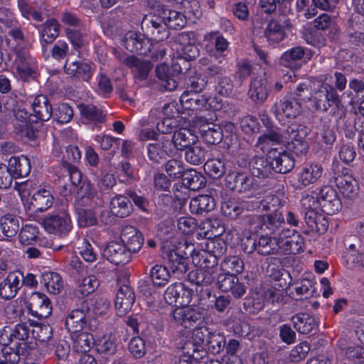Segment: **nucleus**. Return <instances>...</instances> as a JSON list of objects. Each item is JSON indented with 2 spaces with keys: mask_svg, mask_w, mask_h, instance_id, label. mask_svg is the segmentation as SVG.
I'll return each mask as SVG.
<instances>
[{
  "mask_svg": "<svg viewBox=\"0 0 364 364\" xmlns=\"http://www.w3.org/2000/svg\"><path fill=\"white\" fill-rule=\"evenodd\" d=\"M147 156L152 165H159L173 154L172 142L162 137L147 145Z\"/></svg>",
  "mask_w": 364,
  "mask_h": 364,
  "instance_id": "13",
  "label": "nucleus"
},
{
  "mask_svg": "<svg viewBox=\"0 0 364 364\" xmlns=\"http://www.w3.org/2000/svg\"><path fill=\"white\" fill-rule=\"evenodd\" d=\"M0 226L5 236L14 237L19 230L18 218L14 215L6 214L0 218Z\"/></svg>",
  "mask_w": 364,
  "mask_h": 364,
  "instance_id": "52",
  "label": "nucleus"
},
{
  "mask_svg": "<svg viewBox=\"0 0 364 364\" xmlns=\"http://www.w3.org/2000/svg\"><path fill=\"white\" fill-rule=\"evenodd\" d=\"M287 259L288 258L280 259L273 257L268 258V266L267 267L268 276L275 281L280 282L285 272L283 268L279 267V264H283Z\"/></svg>",
  "mask_w": 364,
  "mask_h": 364,
  "instance_id": "59",
  "label": "nucleus"
},
{
  "mask_svg": "<svg viewBox=\"0 0 364 364\" xmlns=\"http://www.w3.org/2000/svg\"><path fill=\"white\" fill-rule=\"evenodd\" d=\"M42 224L50 233L60 235H67L73 228L70 215L65 209L45 217Z\"/></svg>",
  "mask_w": 364,
  "mask_h": 364,
  "instance_id": "9",
  "label": "nucleus"
},
{
  "mask_svg": "<svg viewBox=\"0 0 364 364\" xmlns=\"http://www.w3.org/2000/svg\"><path fill=\"white\" fill-rule=\"evenodd\" d=\"M26 306L29 313L38 318L48 317L52 312V304L43 293L35 291L26 297Z\"/></svg>",
  "mask_w": 364,
  "mask_h": 364,
  "instance_id": "11",
  "label": "nucleus"
},
{
  "mask_svg": "<svg viewBox=\"0 0 364 364\" xmlns=\"http://www.w3.org/2000/svg\"><path fill=\"white\" fill-rule=\"evenodd\" d=\"M295 230H283L278 237L279 250L287 254H299L304 252V239L294 235Z\"/></svg>",
  "mask_w": 364,
  "mask_h": 364,
  "instance_id": "14",
  "label": "nucleus"
},
{
  "mask_svg": "<svg viewBox=\"0 0 364 364\" xmlns=\"http://www.w3.org/2000/svg\"><path fill=\"white\" fill-rule=\"evenodd\" d=\"M189 92H184L181 96L180 102L183 104L185 109L190 110H198L205 108L208 109L207 105L209 99L203 95L194 93L195 98H189Z\"/></svg>",
  "mask_w": 364,
  "mask_h": 364,
  "instance_id": "42",
  "label": "nucleus"
},
{
  "mask_svg": "<svg viewBox=\"0 0 364 364\" xmlns=\"http://www.w3.org/2000/svg\"><path fill=\"white\" fill-rule=\"evenodd\" d=\"M213 332V331L205 326L194 328L192 332V341L191 343L200 348L201 346L205 347L206 343H208L209 337H210V334Z\"/></svg>",
  "mask_w": 364,
  "mask_h": 364,
  "instance_id": "60",
  "label": "nucleus"
},
{
  "mask_svg": "<svg viewBox=\"0 0 364 364\" xmlns=\"http://www.w3.org/2000/svg\"><path fill=\"white\" fill-rule=\"evenodd\" d=\"M8 166L14 178L27 176L31 169L30 160L23 155L11 157L9 160Z\"/></svg>",
  "mask_w": 364,
  "mask_h": 364,
  "instance_id": "36",
  "label": "nucleus"
},
{
  "mask_svg": "<svg viewBox=\"0 0 364 364\" xmlns=\"http://www.w3.org/2000/svg\"><path fill=\"white\" fill-rule=\"evenodd\" d=\"M135 301L133 289L127 284L121 286L116 294L115 308L117 315L122 316L132 309Z\"/></svg>",
  "mask_w": 364,
  "mask_h": 364,
  "instance_id": "24",
  "label": "nucleus"
},
{
  "mask_svg": "<svg viewBox=\"0 0 364 364\" xmlns=\"http://www.w3.org/2000/svg\"><path fill=\"white\" fill-rule=\"evenodd\" d=\"M40 282L43 284L48 291L53 294L60 293L63 287L62 278L56 272H46L42 273Z\"/></svg>",
  "mask_w": 364,
  "mask_h": 364,
  "instance_id": "44",
  "label": "nucleus"
},
{
  "mask_svg": "<svg viewBox=\"0 0 364 364\" xmlns=\"http://www.w3.org/2000/svg\"><path fill=\"white\" fill-rule=\"evenodd\" d=\"M193 293V290L183 283L175 282L166 288L164 297L169 305L183 306L191 303Z\"/></svg>",
  "mask_w": 364,
  "mask_h": 364,
  "instance_id": "10",
  "label": "nucleus"
},
{
  "mask_svg": "<svg viewBox=\"0 0 364 364\" xmlns=\"http://www.w3.org/2000/svg\"><path fill=\"white\" fill-rule=\"evenodd\" d=\"M216 207L215 198L210 195H199L191 199L190 212L193 215L205 216L213 211Z\"/></svg>",
  "mask_w": 364,
  "mask_h": 364,
  "instance_id": "25",
  "label": "nucleus"
},
{
  "mask_svg": "<svg viewBox=\"0 0 364 364\" xmlns=\"http://www.w3.org/2000/svg\"><path fill=\"white\" fill-rule=\"evenodd\" d=\"M65 70L67 74L87 81L92 75L91 66L86 63L67 61L65 64Z\"/></svg>",
  "mask_w": 364,
  "mask_h": 364,
  "instance_id": "40",
  "label": "nucleus"
},
{
  "mask_svg": "<svg viewBox=\"0 0 364 364\" xmlns=\"http://www.w3.org/2000/svg\"><path fill=\"white\" fill-rule=\"evenodd\" d=\"M315 106L317 110L326 112L332 105L338 107L341 100L335 87L324 85L316 92L314 97Z\"/></svg>",
  "mask_w": 364,
  "mask_h": 364,
  "instance_id": "15",
  "label": "nucleus"
},
{
  "mask_svg": "<svg viewBox=\"0 0 364 364\" xmlns=\"http://www.w3.org/2000/svg\"><path fill=\"white\" fill-rule=\"evenodd\" d=\"M303 205L306 206L307 202L318 204L321 210L327 215H334L339 212L342 203L336 191L330 186H323L319 191L316 193V197L306 196L303 199Z\"/></svg>",
  "mask_w": 364,
  "mask_h": 364,
  "instance_id": "2",
  "label": "nucleus"
},
{
  "mask_svg": "<svg viewBox=\"0 0 364 364\" xmlns=\"http://www.w3.org/2000/svg\"><path fill=\"white\" fill-rule=\"evenodd\" d=\"M196 123L199 124L200 134L205 143L216 145L223 139L224 134L218 124L210 123L204 117L198 118Z\"/></svg>",
  "mask_w": 364,
  "mask_h": 364,
  "instance_id": "17",
  "label": "nucleus"
},
{
  "mask_svg": "<svg viewBox=\"0 0 364 364\" xmlns=\"http://www.w3.org/2000/svg\"><path fill=\"white\" fill-rule=\"evenodd\" d=\"M72 336L73 348L78 353H87L95 343L93 335L87 331H80L74 333Z\"/></svg>",
  "mask_w": 364,
  "mask_h": 364,
  "instance_id": "45",
  "label": "nucleus"
},
{
  "mask_svg": "<svg viewBox=\"0 0 364 364\" xmlns=\"http://www.w3.org/2000/svg\"><path fill=\"white\" fill-rule=\"evenodd\" d=\"M301 105L297 101L294 102L286 99H279L275 101L271 110L278 119L282 114L287 118H295L300 112Z\"/></svg>",
  "mask_w": 364,
  "mask_h": 364,
  "instance_id": "30",
  "label": "nucleus"
},
{
  "mask_svg": "<svg viewBox=\"0 0 364 364\" xmlns=\"http://www.w3.org/2000/svg\"><path fill=\"white\" fill-rule=\"evenodd\" d=\"M145 35L133 31L127 32L123 38L125 48L131 53L148 55L150 44Z\"/></svg>",
  "mask_w": 364,
  "mask_h": 364,
  "instance_id": "18",
  "label": "nucleus"
},
{
  "mask_svg": "<svg viewBox=\"0 0 364 364\" xmlns=\"http://www.w3.org/2000/svg\"><path fill=\"white\" fill-rule=\"evenodd\" d=\"M323 169L321 165L312 164L309 166L304 167L299 176V182L303 186L314 183L321 178Z\"/></svg>",
  "mask_w": 364,
  "mask_h": 364,
  "instance_id": "41",
  "label": "nucleus"
},
{
  "mask_svg": "<svg viewBox=\"0 0 364 364\" xmlns=\"http://www.w3.org/2000/svg\"><path fill=\"white\" fill-rule=\"evenodd\" d=\"M181 180L186 188L193 191L203 188L207 183L205 176L194 168H187Z\"/></svg>",
  "mask_w": 364,
  "mask_h": 364,
  "instance_id": "32",
  "label": "nucleus"
},
{
  "mask_svg": "<svg viewBox=\"0 0 364 364\" xmlns=\"http://www.w3.org/2000/svg\"><path fill=\"white\" fill-rule=\"evenodd\" d=\"M208 150L196 142L191 145L185 152L186 161L192 165H200L207 160Z\"/></svg>",
  "mask_w": 364,
  "mask_h": 364,
  "instance_id": "43",
  "label": "nucleus"
},
{
  "mask_svg": "<svg viewBox=\"0 0 364 364\" xmlns=\"http://www.w3.org/2000/svg\"><path fill=\"white\" fill-rule=\"evenodd\" d=\"M11 102L12 103H10L9 102L7 101L5 103V107L9 110L12 111L15 118L17 120L25 123V124L23 125L21 129V132L22 135H23L30 141H35L38 137L39 132H35L34 136H30V135L28 134V130L27 129L28 125H31L30 122H31V118L33 116V114L28 112L25 108H16L15 100H13Z\"/></svg>",
  "mask_w": 364,
  "mask_h": 364,
  "instance_id": "29",
  "label": "nucleus"
},
{
  "mask_svg": "<svg viewBox=\"0 0 364 364\" xmlns=\"http://www.w3.org/2000/svg\"><path fill=\"white\" fill-rule=\"evenodd\" d=\"M294 285L296 286L294 288L295 294L293 291H291L289 294L295 300H301L303 296L306 298L314 291V289L311 290L314 287L312 285V282L310 279H303L301 280L300 284L295 282Z\"/></svg>",
  "mask_w": 364,
  "mask_h": 364,
  "instance_id": "63",
  "label": "nucleus"
},
{
  "mask_svg": "<svg viewBox=\"0 0 364 364\" xmlns=\"http://www.w3.org/2000/svg\"><path fill=\"white\" fill-rule=\"evenodd\" d=\"M257 252L259 255L267 256L278 252V237L261 236L257 243Z\"/></svg>",
  "mask_w": 364,
  "mask_h": 364,
  "instance_id": "46",
  "label": "nucleus"
},
{
  "mask_svg": "<svg viewBox=\"0 0 364 364\" xmlns=\"http://www.w3.org/2000/svg\"><path fill=\"white\" fill-rule=\"evenodd\" d=\"M156 14H159L161 16L169 29L178 30L186 25V16L180 11L165 6L159 9Z\"/></svg>",
  "mask_w": 364,
  "mask_h": 364,
  "instance_id": "31",
  "label": "nucleus"
},
{
  "mask_svg": "<svg viewBox=\"0 0 364 364\" xmlns=\"http://www.w3.org/2000/svg\"><path fill=\"white\" fill-rule=\"evenodd\" d=\"M29 333L30 329L26 323H18L15 325L13 328L5 327L4 328V333L0 336V343H1L2 341H4V335L7 337L6 343H9L12 342L14 339L25 341L28 338Z\"/></svg>",
  "mask_w": 364,
  "mask_h": 364,
  "instance_id": "38",
  "label": "nucleus"
},
{
  "mask_svg": "<svg viewBox=\"0 0 364 364\" xmlns=\"http://www.w3.org/2000/svg\"><path fill=\"white\" fill-rule=\"evenodd\" d=\"M314 52L302 46H295L285 51L279 58L280 65L289 68L296 67V62L304 60L307 62L311 59Z\"/></svg>",
  "mask_w": 364,
  "mask_h": 364,
  "instance_id": "19",
  "label": "nucleus"
},
{
  "mask_svg": "<svg viewBox=\"0 0 364 364\" xmlns=\"http://www.w3.org/2000/svg\"><path fill=\"white\" fill-rule=\"evenodd\" d=\"M110 211L116 217L124 218L133 212V205L129 197L123 195L114 196L110 201Z\"/></svg>",
  "mask_w": 364,
  "mask_h": 364,
  "instance_id": "33",
  "label": "nucleus"
},
{
  "mask_svg": "<svg viewBox=\"0 0 364 364\" xmlns=\"http://www.w3.org/2000/svg\"><path fill=\"white\" fill-rule=\"evenodd\" d=\"M121 241L130 254L138 252L144 242V238L141 231L134 226H125L121 232Z\"/></svg>",
  "mask_w": 364,
  "mask_h": 364,
  "instance_id": "22",
  "label": "nucleus"
},
{
  "mask_svg": "<svg viewBox=\"0 0 364 364\" xmlns=\"http://www.w3.org/2000/svg\"><path fill=\"white\" fill-rule=\"evenodd\" d=\"M162 258L172 274L177 277L186 274L189 269L190 258L180 247L165 249L162 252Z\"/></svg>",
  "mask_w": 364,
  "mask_h": 364,
  "instance_id": "6",
  "label": "nucleus"
},
{
  "mask_svg": "<svg viewBox=\"0 0 364 364\" xmlns=\"http://www.w3.org/2000/svg\"><path fill=\"white\" fill-rule=\"evenodd\" d=\"M102 255L115 265L125 264L131 259V254L124 245L110 242L104 249Z\"/></svg>",
  "mask_w": 364,
  "mask_h": 364,
  "instance_id": "20",
  "label": "nucleus"
},
{
  "mask_svg": "<svg viewBox=\"0 0 364 364\" xmlns=\"http://www.w3.org/2000/svg\"><path fill=\"white\" fill-rule=\"evenodd\" d=\"M272 162L274 173L285 174L289 173L295 166V159L288 151L278 152L277 150L269 151Z\"/></svg>",
  "mask_w": 364,
  "mask_h": 364,
  "instance_id": "23",
  "label": "nucleus"
},
{
  "mask_svg": "<svg viewBox=\"0 0 364 364\" xmlns=\"http://www.w3.org/2000/svg\"><path fill=\"white\" fill-rule=\"evenodd\" d=\"M197 136L188 129H180L175 132L171 141L175 148L179 151L186 150L191 145L197 142Z\"/></svg>",
  "mask_w": 364,
  "mask_h": 364,
  "instance_id": "37",
  "label": "nucleus"
},
{
  "mask_svg": "<svg viewBox=\"0 0 364 364\" xmlns=\"http://www.w3.org/2000/svg\"><path fill=\"white\" fill-rule=\"evenodd\" d=\"M53 119L58 123L65 124L71 121L73 117V110L67 103H60L53 112Z\"/></svg>",
  "mask_w": 364,
  "mask_h": 364,
  "instance_id": "64",
  "label": "nucleus"
},
{
  "mask_svg": "<svg viewBox=\"0 0 364 364\" xmlns=\"http://www.w3.org/2000/svg\"><path fill=\"white\" fill-rule=\"evenodd\" d=\"M349 88L352 93H354V97L351 99V105H363L364 103V75L360 78H353L348 83Z\"/></svg>",
  "mask_w": 364,
  "mask_h": 364,
  "instance_id": "56",
  "label": "nucleus"
},
{
  "mask_svg": "<svg viewBox=\"0 0 364 364\" xmlns=\"http://www.w3.org/2000/svg\"><path fill=\"white\" fill-rule=\"evenodd\" d=\"M270 87L271 86L264 76L256 77L250 82L247 94L255 104L262 105L267 99Z\"/></svg>",
  "mask_w": 364,
  "mask_h": 364,
  "instance_id": "21",
  "label": "nucleus"
},
{
  "mask_svg": "<svg viewBox=\"0 0 364 364\" xmlns=\"http://www.w3.org/2000/svg\"><path fill=\"white\" fill-rule=\"evenodd\" d=\"M124 62V65L127 67L136 68L142 80H145L148 77L149 72L153 68V65L150 61L141 60L134 55H129Z\"/></svg>",
  "mask_w": 364,
  "mask_h": 364,
  "instance_id": "51",
  "label": "nucleus"
},
{
  "mask_svg": "<svg viewBox=\"0 0 364 364\" xmlns=\"http://www.w3.org/2000/svg\"><path fill=\"white\" fill-rule=\"evenodd\" d=\"M141 26L144 34L154 41H164L170 36L169 28L161 16L156 12L146 15Z\"/></svg>",
  "mask_w": 364,
  "mask_h": 364,
  "instance_id": "5",
  "label": "nucleus"
},
{
  "mask_svg": "<svg viewBox=\"0 0 364 364\" xmlns=\"http://www.w3.org/2000/svg\"><path fill=\"white\" fill-rule=\"evenodd\" d=\"M225 186L232 191L246 193L254 186V178L247 171H230L225 178Z\"/></svg>",
  "mask_w": 364,
  "mask_h": 364,
  "instance_id": "12",
  "label": "nucleus"
},
{
  "mask_svg": "<svg viewBox=\"0 0 364 364\" xmlns=\"http://www.w3.org/2000/svg\"><path fill=\"white\" fill-rule=\"evenodd\" d=\"M337 188L343 197L349 199L354 198L359 190L357 181L347 172L343 171L342 175H338L334 178Z\"/></svg>",
  "mask_w": 364,
  "mask_h": 364,
  "instance_id": "28",
  "label": "nucleus"
},
{
  "mask_svg": "<svg viewBox=\"0 0 364 364\" xmlns=\"http://www.w3.org/2000/svg\"><path fill=\"white\" fill-rule=\"evenodd\" d=\"M264 36L270 44H275L283 41L286 37V33L278 21L271 20L264 31Z\"/></svg>",
  "mask_w": 364,
  "mask_h": 364,
  "instance_id": "48",
  "label": "nucleus"
},
{
  "mask_svg": "<svg viewBox=\"0 0 364 364\" xmlns=\"http://www.w3.org/2000/svg\"><path fill=\"white\" fill-rule=\"evenodd\" d=\"M167 266L156 264L150 270V278L154 286L164 287L171 278V274Z\"/></svg>",
  "mask_w": 364,
  "mask_h": 364,
  "instance_id": "50",
  "label": "nucleus"
},
{
  "mask_svg": "<svg viewBox=\"0 0 364 364\" xmlns=\"http://www.w3.org/2000/svg\"><path fill=\"white\" fill-rule=\"evenodd\" d=\"M311 203L307 202L305 206L307 209L304 215H302V223L304 224V229H301V232L309 235L310 232H314V229L316 227V221L320 214L314 210L311 206Z\"/></svg>",
  "mask_w": 364,
  "mask_h": 364,
  "instance_id": "54",
  "label": "nucleus"
},
{
  "mask_svg": "<svg viewBox=\"0 0 364 364\" xmlns=\"http://www.w3.org/2000/svg\"><path fill=\"white\" fill-rule=\"evenodd\" d=\"M193 262L196 263V265L203 267V269H213V267L217 266L218 259L214 254L210 253L207 250H200L192 252Z\"/></svg>",
  "mask_w": 364,
  "mask_h": 364,
  "instance_id": "47",
  "label": "nucleus"
},
{
  "mask_svg": "<svg viewBox=\"0 0 364 364\" xmlns=\"http://www.w3.org/2000/svg\"><path fill=\"white\" fill-rule=\"evenodd\" d=\"M245 206H247L246 203H240L235 200H228L223 203L221 210L225 217L236 220Z\"/></svg>",
  "mask_w": 364,
  "mask_h": 364,
  "instance_id": "58",
  "label": "nucleus"
},
{
  "mask_svg": "<svg viewBox=\"0 0 364 364\" xmlns=\"http://www.w3.org/2000/svg\"><path fill=\"white\" fill-rule=\"evenodd\" d=\"M75 213L80 228L90 227L97 224L96 214L92 209L76 207Z\"/></svg>",
  "mask_w": 364,
  "mask_h": 364,
  "instance_id": "55",
  "label": "nucleus"
},
{
  "mask_svg": "<svg viewBox=\"0 0 364 364\" xmlns=\"http://www.w3.org/2000/svg\"><path fill=\"white\" fill-rule=\"evenodd\" d=\"M54 198L50 190L41 188L32 196L31 205L37 212H44L50 208L53 204Z\"/></svg>",
  "mask_w": 364,
  "mask_h": 364,
  "instance_id": "35",
  "label": "nucleus"
},
{
  "mask_svg": "<svg viewBox=\"0 0 364 364\" xmlns=\"http://www.w3.org/2000/svg\"><path fill=\"white\" fill-rule=\"evenodd\" d=\"M91 309L87 301H82L77 308L73 309L67 316L65 326L72 333L90 328Z\"/></svg>",
  "mask_w": 364,
  "mask_h": 364,
  "instance_id": "4",
  "label": "nucleus"
},
{
  "mask_svg": "<svg viewBox=\"0 0 364 364\" xmlns=\"http://www.w3.org/2000/svg\"><path fill=\"white\" fill-rule=\"evenodd\" d=\"M33 116L28 127V134L34 136L35 132H39L44 122L48 121L53 117V107L49 99L45 95H37L31 105Z\"/></svg>",
  "mask_w": 364,
  "mask_h": 364,
  "instance_id": "3",
  "label": "nucleus"
},
{
  "mask_svg": "<svg viewBox=\"0 0 364 364\" xmlns=\"http://www.w3.org/2000/svg\"><path fill=\"white\" fill-rule=\"evenodd\" d=\"M204 168L213 178H220L226 171L225 162L220 159H207Z\"/></svg>",
  "mask_w": 364,
  "mask_h": 364,
  "instance_id": "57",
  "label": "nucleus"
},
{
  "mask_svg": "<svg viewBox=\"0 0 364 364\" xmlns=\"http://www.w3.org/2000/svg\"><path fill=\"white\" fill-rule=\"evenodd\" d=\"M155 72L156 77L162 82V86L166 90L172 91L177 87L178 82L176 76L173 75L171 68L167 64L158 65Z\"/></svg>",
  "mask_w": 364,
  "mask_h": 364,
  "instance_id": "39",
  "label": "nucleus"
},
{
  "mask_svg": "<svg viewBox=\"0 0 364 364\" xmlns=\"http://www.w3.org/2000/svg\"><path fill=\"white\" fill-rule=\"evenodd\" d=\"M164 166L168 176L173 179H181L186 170L184 163L181 160L175 159H169Z\"/></svg>",
  "mask_w": 364,
  "mask_h": 364,
  "instance_id": "61",
  "label": "nucleus"
},
{
  "mask_svg": "<svg viewBox=\"0 0 364 364\" xmlns=\"http://www.w3.org/2000/svg\"><path fill=\"white\" fill-rule=\"evenodd\" d=\"M172 311L173 321L186 328L202 323L205 319V311L197 306L183 305Z\"/></svg>",
  "mask_w": 364,
  "mask_h": 364,
  "instance_id": "7",
  "label": "nucleus"
},
{
  "mask_svg": "<svg viewBox=\"0 0 364 364\" xmlns=\"http://www.w3.org/2000/svg\"><path fill=\"white\" fill-rule=\"evenodd\" d=\"M226 346L225 336L220 333L213 331L209 337L208 343H206L205 347H207V351L213 355H218L223 353L225 351Z\"/></svg>",
  "mask_w": 364,
  "mask_h": 364,
  "instance_id": "53",
  "label": "nucleus"
},
{
  "mask_svg": "<svg viewBox=\"0 0 364 364\" xmlns=\"http://www.w3.org/2000/svg\"><path fill=\"white\" fill-rule=\"evenodd\" d=\"M214 285L221 291H230L235 299L241 298L246 292V287L240 282L237 276L225 272L224 269L218 271Z\"/></svg>",
  "mask_w": 364,
  "mask_h": 364,
  "instance_id": "8",
  "label": "nucleus"
},
{
  "mask_svg": "<svg viewBox=\"0 0 364 364\" xmlns=\"http://www.w3.org/2000/svg\"><path fill=\"white\" fill-rule=\"evenodd\" d=\"M311 129L304 124L296 122L289 124L285 129V147L297 156L306 155L309 149L307 137Z\"/></svg>",
  "mask_w": 364,
  "mask_h": 364,
  "instance_id": "1",
  "label": "nucleus"
},
{
  "mask_svg": "<svg viewBox=\"0 0 364 364\" xmlns=\"http://www.w3.org/2000/svg\"><path fill=\"white\" fill-rule=\"evenodd\" d=\"M250 170L252 176L259 178H267L274 175V168L269 157L255 156L250 163Z\"/></svg>",
  "mask_w": 364,
  "mask_h": 364,
  "instance_id": "26",
  "label": "nucleus"
},
{
  "mask_svg": "<svg viewBox=\"0 0 364 364\" xmlns=\"http://www.w3.org/2000/svg\"><path fill=\"white\" fill-rule=\"evenodd\" d=\"M183 353L186 356L190 357V360L196 364L200 360L207 355L208 351L205 347H198L191 342H187L183 347Z\"/></svg>",
  "mask_w": 364,
  "mask_h": 364,
  "instance_id": "62",
  "label": "nucleus"
},
{
  "mask_svg": "<svg viewBox=\"0 0 364 364\" xmlns=\"http://www.w3.org/2000/svg\"><path fill=\"white\" fill-rule=\"evenodd\" d=\"M38 28L40 33L41 43L44 48V43H52L58 37L60 25L55 18H52L47 20Z\"/></svg>",
  "mask_w": 364,
  "mask_h": 364,
  "instance_id": "34",
  "label": "nucleus"
},
{
  "mask_svg": "<svg viewBox=\"0 0 364 364\" xmlns=\"http://www.w3.org/2000/svg\"><path fill=\"white\" fill-rule=\"evenodd\" d=\"M260 229L267 235H275L281 233L284 230L285 218L280 209H275L271 213L260 215Z\"/></svg>",
  "mask_w": 364,
  "mask_h": 364,
  "instance_id": "16",
  "label": "nucleus"
},
{
  "mask_svg": "<svg viewBox=\"0 0 364 364\" xmlns=\"http://www.w3.org/2000/svg\"><path fill=\"white\" fill-rule=\"evenodd\" d=\"M81 115L95 123H103L106 120V114L103 111L92 104H80L78 105Z\"/></svg>",
  "mask_w": 364,
  "mask_h": 364,
  "instance_id": "49",
  "label": "nucleus"
},
{
  "mask_svg": "<svg viewBox=\"0 0 364 364\" xmlns=\"http://www.w3.org/2000/svg\"><path fill=\"white\" fill-rule=\"evenodd\" d=\"M291 321L294 328L301 334H315L318 328V324L315 318L306 313L294 315Z\"/></svg>",
  "mask_w": 364,
  "mask_h": 364,
  "instance_id": "27",
  "label": "nucleus"
}]
</instances>
